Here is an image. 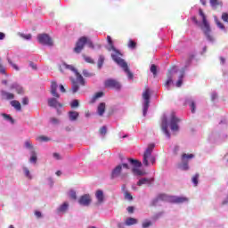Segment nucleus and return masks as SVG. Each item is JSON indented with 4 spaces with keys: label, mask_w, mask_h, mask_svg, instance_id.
Returning <instances> with one entry per match:
<instances>
[{
    "label": "nucleus",
    "mask_w": 228,
    "mask_h": 228,
    "mask_svg": "<svg viewBox=\"0 0 228 228\" xmlns=\"http://www.w3.org/2000/svg\"><path fill=\"white\" fill-rule=\"evenodd\" d=\"M63 69H67L68 70H71L72 72L75 73L76 79L74 77H70L71 81V92L72 94H77V92L79 91V86H85L86 82L85 78L83 77V75L77 72V69L72 65H69L67 63H62L61 66V71H63Z\"/></svg>",
    "instance_id": "nucleus-1"
},
{
    "label": "nucleus",
    "mask_w": 228,
    "mask_h": 228,
    "mask_svg": "<svg viewBox=\"0 0 228 228\" xmlns=\"http://www.w3.org/2000/svg\"><path fill=\"white\" fill-rule=\"evenodd\" d=\"M199 13L202 18L203 26L201 27V30L203 31L207 40H208V42H215V37H213V34L211 32V26H209V22H208V19L206 18V14H204V11L200 9Z\"/></svg>",
    "instance_id": "nucleus-2"
},
{
    "label": "nucleus",
    "mask_w": 228,
    "mask_h": 228,
    "mask_svg": "<svg viewBox=\"0 0 228 228\" xmlns=\"http://www.w3.org/2000/svg\"><path fill=\"white\" fill-rule=\"evenodd\" d=\"M86 44L90 49H95V45H94L92 40L88 39L86 37H81L76 43V46L73 49L74 53H76V54H79L81 51L85 49V45H86Z\"/></svg>",
    "instance_id": "nucleus-3"
},
{
    "label": "nucleus",
    "mask_w": 228,
    "mask_h": 228,
    "mask_svg": "<svg viewBox=\"0 0 228 228\" xmlns=\"http://www.w3.org/2000/svg\"><path fill=\"white\" fill-rule=\"evenodd\" d=\"M154 147H156V145L154 143H151L145 150L142 156V163L144 167H149V162L151 163V165H154V163H156V157L152 155V151H154Z\"/></svg>",
    "instance_id": "nucleus-4"
},
{
    "label": "nucleus",
    "mask_w": 228,
    "mask_h": 228,
    "mask_svg": "<svg viewBox=\"0 0 228 228\" xmlns=\"http://www.w3.org/2000/svg\"><path fill=\"white\" fill-rule=\"evenodd\" d=\"M142 99L144 100L142 115L145 117L147 115V111H149V106L151 104V89L146 88L142 93Z\"/></svg>",
    "instance_id": "nucleus-5"
},
{
    "label": "nucleus",
    "mask_w": 228,
    "mask_h": 228,
    "mask_svg": "<svg viewBox=\"0 0 228 228\" xmlns=\"http://www.w3.org/2000/svg\"><path fill=\"white\" fill-rule=\"evenodd\" d=\"M113 53L111 54V58L113 60V61H115V63H117L118 65H119V67H126V61H124V59H122V53H120V51L117 50V48H114Z\"/></svg>",
    "instance_id": "nucleus-6"
},
{
    "label": "nucleus",
    "mask_w": 228,
    "mask_h": 228,
    "mask_svg": "<svg viewBox=\"0 0 228 228\" xmlns=\"http://www.w3.org/2000/svg\"><path fill=\"white\" fill-rule=\"evenodd\" d=\"M105 88H111L112 90H120L122 88V84L117 79L108 78L104 81Z\"/></svg>",
    "instance_id": "nucleus-7"
},
{
    "label": "nucleus",
    "mask_w": 228,
    "mask_h": 228,
    "mask_svg": "<svg viewBox=\"0 0 228 228\" xmlns=\"http://www.w3.org/2000/svg\"><path fill=\"white\" fill-rule=\"evenodd\" d=\"M37 41L42 45H48L50 47L53 45V38H51L48 34H38Z\"/></svg>",
    "instance_id": "nucleus-8"
},
{
    "label": "nucleus",
    "mask_w": 228,
    "mask_h": 228,
    "mask_svg": "<svg viewBox=\"0 0 228 228\" xmlns=\"http://www.w3.org/2000/svg\"><path fill=\"white\" fill-rule=\"evenodd\" d=\"M172 202V196H168L165 193L159 194L156 199H154L151 202V206H158V202Z\"/></svg>",
    "instance_id": "nucleus-9"
},
{
    "label": "nucleus",
    "mask_w": 228,
    "mask_h": 228,
    "mask_svg": "<svg viewBox=\"0 0 228 228\" xmlns=\"http://www.w3.org/2000/svg\"><path fill=\"white\" fill-rule=\"evenodd\" d=\"M78 204L80 206L88 207L90 204H92V197L90 194H84L78 199Z\"/></svg>",
    "instance_id": "nucleus-10"
},
{
    "label": "nucleus",
    "mask_w": 228,
    "mask_h": 228,
    "mask_svg": "<svg viewBox=\"0 0 228 228\" xmlns=\"http://www.w3.org/2000/svg\"><path fill=\"white\" fill-rule=\"evenodd\" d=\"M174 74H177V67L176 66H173L168 69V71L167 73V80L166 81L165 86H168L170 85V83H172V77H173Z\"/></svg>",
    "instance_id": "nucleus-11"
},
{
    "label": "nucleus",
    "mask_w": 228,
    "mask_h": 228,
    "mask_svg": "<svg viewBox=\"0 0 228 228\" xmlns=\"http://www.w3.org/2000/svg\"><path fill=\"white\" fill-rule=\"evenodd\" d=\"M181 122V119H179L175 115L171 116V120H170V128L171 131H179V123Z\"/></svg>",
    "instance_id": "nucleus-12"
},
{
    "label": "nucleus",
    "mask_w": 228,
    "mask_h": 228,
    "mask_svg": "<svg viewBox=\"0 0 228 228\" xmlns=\"http://www.w3.org/2000/svg\"><path fill=\"white\" fill-rule=\"evenodd\" d=\"M193 158H195V155L193 154H186L183 153L182 155V161H183V165H182V170H188V159H193Z\"/></svg>",
    "instance_id": "nucleus-13"
},
{
    "label": "nucleus",
    "mask_w": 228,
    "mask_h": 228,
    "mask_svg": "<svg viewBox=\"0 0 228 228\" xmlns=\"http://www.w3.org/2000/svg\"><path fill=\"white\" fill-rule=\"evenodd\" d=\"M95 197L97 199L96 206H101L104 203V192L102 190L96 191Z\"/></svg>",
    "instance_id": "nucleus-14"
},
{
    "label": "nucleus",
    "mask_w": 228,
    "mask_h": 228,
    "mask_svg": "<svg viewBox=\"0 0 228 228\" xmlns=\"http://www.w3.org/2000/svg\"><path fill=\"white\" fill-rule=\"evenodd\" d=\"M48 106L50 108H62L63 104L60 103L56 98L48 99Z\"/></svg>",
    "instance_id": "nucleus-15"
},
{
    "label": "nucleus",
    "mask_w": 228,
    "mask_h": 228,
    "mask_svg": "<svg viewBox=\"0 0 228 228\" xmlns=\"http://www.w3.org/2000/svg\"><path fill=\"white\" fill-rule=\"evenodd\" d=\"M171 202H173V204H183L184 202H188V198L172 196L171 197Z\"/></svg>",
    "instance_id": "nucleus-16"
},
{
    "label": "nucleus",
    "mask_w": 228,
    "mask_h": 228,
    "mask_svg": "<svg viewBox=\"0 0 228 228\" xmlns=\"http://www.w3.org/2000/svg\"><path fill=\"white\" fill-rule=\"evenodd\" d=\"M58 90V84L55 81H52L51 84V94L55 99H60V94L57 92Z\"/></svg>",
    "instance_id": "nucleus-17"
},
{
    "label": "nucleus",
    "mask_w": 228,
    "mask_h": 228,
    "mask_svg": "<svg viewBox=\"0 0 228 228\" xmlns=\"http://www.w3.org/2000/svg\"><path fill=\"white\" fill-rule=\"evenodd\" d=\"M152 183H154V178H142L137 182V186H142V184H148V186H151Z\"/></svg>",
    "instance_id": "nucleus-18"
},
{
    "label": "nucleus",
    "mask_w": 228,
    "mask_h": 228,
    "mask_svg": "<svg viewBox=\"0 0 228 228\" xmlns=\"http://www.w3.org/2000/svg\"><path fill=\"white\" fill-rule=\"evenodd\" d=\"M1 95H2V98L5 99L6 101H12V100L15 99V94H13V93L1 91Z\"/></svg>",
    "instance_id": "nucleus-19"
},
{
    "label": "nucleus",
    "mask_w": 228,
    "mask_h": 228,
    "mask_svg": "<svg viewBox=\"0 0 228 228\" xmlns=\"http://www.w3.org/2000/svg\"><path fill=\"white\" fill-rule=\"evenodd\" d=\"M122 172V165H118L113 170H112V173H111V177L113 179H115V177H118V175H120Z\"/></svg>",
    "instance_id": "nucleus-20"
},
{
    "label": "nucleus",
    "mask_w": 228,
    "mask_h": 228,
    "mask_svg": "<svg viewBox=\"0 0 228 228\" xmlns=\"http://www.w3.org/2000/svg\"><path fill=\"white\" fill-rule=\"evenodd\" d=\"M11 106L16 110V111H21L22 110V105H20V102L17 100H12L10 102Z\"/></svg>",
    "instance_id": "nucleus-21"
},
{
    "label": "nucleus",
    "mask_w": 228,
    "mask_h": 228,
    "mask_svg": "<svg viewBox=\"0 0 228 228\" xmlns=\"http://www.w3.org/2000/svg\"><path fill=\"white\" fill-rule=\"evenodd\" d=\"M136 224H138V219L134 217H128L125 221V225L127 227H131V225H136Z\"/></svg>",
    "instance_id": "nucleus-22"
},
{
    "label": "nucleus",
    "mask_w": 228,
    "mask_h": 228,
    "mask_svg": "<svg viewBox=\"0 0 228 228\" xmlns=\"http://www.w3.org/2000/svg\"><path fill=\"white\" fill-rule=\"evenodd\" d=\"M11 90H16L17 94H19L20 95H22V94H24V88H22V86L16 83L11 86Z\"/></svg>",
    "instance_id": "nucleus-23"
},
{
    "label": "nucleus",
    "mask_w": 228,
    "mask_h": 228,
    "mask_svg": "<svg viewBox=\"0 0 228 228\" xmlns=\"http://www.w3.org/2000/svg\"><path fill=\"white\" fill-rule=\"evenodd\" d=\"M106 111V103L105 102H101L98 105L97 108V113L100 117H102V115H104V112Z\"/></svg>",
    "instance_id": "nucleus-24"
},
{
    "label": "nucleus",
    "mask_w": 228,
    "mask_h": 228,
    "mask_svg": "<svg viewBox=\"0 0 228 228\" xmlns=\"http://www.w3.org/2000/svg\"><path fill=\"white\" fill-rule=\"evenodd\" d=\"M186 104H188L190 106L191 113H195V110L197 108V106L195 105V101H193L191 99H187Z\"/></svg>",
    "instance_id": "nucleus-25"
},
{
    "label": "nucleus",
    "mask_w": 228,
    "mask_h": 228,
    "mask_svg": "<svg viewBox=\"0 0 228 228\" xmlns=\"http://www.w3.org/2000/svg\"><path fill=\"white\" fill-rule=\"evenodd\" d=\"M69 120L74 122L77 118H79V112L71 110L69 112Z\"/></svg>",
    "instance_id": "nucleus-26"
},
{
    "label": "nucleus",
    "mask_w": 228,
    "mask_h": 228,
    "mask_svg": "<svg viewBox=\"0 0 228 228\" xmlns=\"http://www.w3.org/2000/svg\"><path fill=\"white\" fill-rule=\"evenodd\" d=\"M128 161L131 165H133V167H135V168H140V167H142V162L138 159H128Z\"/></svg>",
    "instance_id": "nucleus-27"
},
{
    "label": "nucleus",
    "mask_w": 228,
    "mask_h": 228,
    "mask_svg": "<svg viewBox=\"0 0 228 228\" xmlns=\"http://www.w3.org/2000/svg\"><path fill=\"white\" fill-rule=\"evenodd\" d=\"M209 2L212 8H218V6H222L224 4L222 1L219 0H209Z\"/></svg>",
    "instance_id": "nucleus-28"
},
{
    "label": "nucleus",
    "mask_w": 228,
    "mask_h": 228,
    "mask_svg": "<svg viewBox=\"0 0 228 228\" xmlns=\"http://www.w3.org/2000/svg\"><path fill=\"white\" fill-rule=\"evenodd\" d=\"M107 42L110 45V47L108 48V51H115V45H113V40H111L110 36H107Z\"/></svg>",
    "instance_id": "nucleus-29"
},
{
    "label": "nucleus",
    "mask_w": 228,
    "mask_h": 228,
    "mask_svg": "<svg viewBox=\"0 0 228 228\" xmlns=\"http://www.w3.org/2000/svg\"><path fill=\"white\" fill-rule=\"evenodd\" d=\"M69 209V203L68 202H64L59 208H58V212L59 213H65V211H67Z\"/></svg>",
    "instance_id": "nucleus-30"
},
{
    "label": "nucleus",
    "mask_w": 228,
    "mask_h": 228,
    "mask_svg": "<svg viewBox=\"0 0 228 228\" xmlns=\"http://www.w3.org/2000/svg\"><path fill=\"white\" fill-rule=\"evenodd\" d=\"M162 131L166 134V136L170 138V132L168 131V125H167V123L162 124Z\"/></svg>",
    "instance_id": "nucleus-31"
},
{
    "label": "nucleus",
    "mask_w": 228,
    "mask_h": 228,
    "mask_svg": "<svg viewBox=\"0 0 228 228\" xmlns=\"http://www.w3.org/2000/svg\"><path fill=\"white\" fill-rule=\"evenodd\" d=\"M121 69H123V70L127 74L129 79H133L134 75L131 72V70H129V66H127V63H126V67H121Z\"/></svg>",
    "instance_id": "nucleus-32"
},
{
    "label": "nucleus",
    "mask_w": 228,
    "mask_h": 228,
    "mask_svg": "<svg viewBox=\"0 0 228 228\" xmlns=\"http://www.w3.org/2000/svg\"><path fill=\"white\" fill-rule=\"evenodd\" d=\"M82 74L84 77H94L95 76V73H92L88 69H83Z\"/></svg>",
    "instance_id": "nucleus-33"
},
{
    "label": "nucleus",
    "mask_w": 228,
    "mask_h": 228,
    "mask_svg": "<svg viewBox=\"0 0 228 228\" xmlns=\"http://www.w3.org/2000/svg\"><path fill=\"white\" fill-rule=\"evenodd\" d=\"M183 77H184V71L181 73L179 79L176 82L177 88H181V86H183Z\"/></svg>",
    "instance_id": "nucleus-34"
},
{
    "label": "nucleus",
    "mask_w": 228,
    "mask_h": 228,
    "mask_svg": "<svg viewBox=\"0 0 228 228\" xmlns=\"http://www.w3.org/2000/svg\"><path fill=\"white\" fill-rule=\"evenodd\" d=\"M82 58L85 60L86 63H91V64L95 63V61H94V59H92V57L86 56V54H83Z\"/></svg>",
    "instance_id": "nucleus-35"
},
{
    "label": "nucleus",
    "mask_w": 228,
    "mask_h": 228,
    "mask_svg": "<svg viewBox=\"0 0 228 228\" xmlns=\"http://www.w3.org/2000/svg\"><path fill=\"white\" fill-rule=\"evenodd\" d=\"M127 47H129V49H136V42H134L133 39H129Z\"/></svg>",
    "instance_id": "nucleus-36"
},
{
    "label": "nucleus",
    "mask_w": 228,
    "mask_h": 228,
    "mask_svg": "<svg viewBox=\"0 0 228 228\" xmlns=\"http://www.w3.org/2000/svg\"><path fill=\"white\" fill-rule=\"evenodd\" d=\"M37 152H35V151H32L31 157H30V159H29L30 163H37Z\"/></svg>",
    "instance_id": "nucleus-37"
},
{
    "label": "nucleus",
    "mask_w": 228,
    "mask_h": 228,
    "mask_svg": "<svg viewBox=\"0 0 228 228\" xmlns=\"http://www.w3.org/2000/svg\"><path fill=\"white\" fill-rule=\"evenodd\" d=\"M99 133L100 134H102V136H106V133H108V128L106 127V126H102L99 129Z\"/></svg>",
    "instance_id": "nucleus-38"
},
{
    "label": "nucleus",
    "mask_w": 228,
    "mask_h": 228,
    "mask_svg": "<svg viewBox=\"0 0 228 228\" xmlns=\"http://www.w3.org/2000/svg\"><path fill=\"white\" fill-rule=\"evenodd\" d=\"M199 177H200L199 174H196L192 176L191 181H192L194 186H197V184H199Z\"/></svg>",
    "instance_id": "nucleus-39"
},
{
    "label": "nucleus",
    "mask_w": 228,
    "mask_h": 228,
    "mask_svg": "<svg viewBox=\"0 0 228 228\" xmlns=\"http://www.w3.org/2000/svg\"><path fill=\"white\" fill-rule=\"evenodd\" d=\"M151 72L153 73V76H158V67L155 64L151 66Z\"/></svg>",
    "instance_id": "nucleus-40"
},
{
    "label": "nucleus",
    "mask_w": 228,
    "mask_h": 228,
    "mask_svg": "<svg viewBox=\"0 0 228 228\" xmlns=\"http://www.w3.org/2000/svg\"><path fill=\"white\" fill-rule=\"evenodd\" d=\"M23 171L28 179H33V177L31 176V173L29 172V169H28V167H24Z\"/></svg>",
    "instance_id": "nucleus-41"
},
{
    "label": "nucleus",
    "mask_w": 228,
    "mask_h": 228,
    "mask_svg": "<svg viewBox=\"0 0 228 228\" xmlns=\"http://www.w3.org/2000/svg\"><path fill=\"white\" fill-rule=\"evenodd\" d=\"M103 64H104V57L102 55H100L98 60V68L101 69V67H102Z\"/></svg>",
    "instance_id": "nucleus-42"
},
{
    "label": "nucleus",
    "mask_w": 228,
    "mask_h": 228,
    "mask_svg": "<svg viewBox=\"0 0 228 228\" xmlns=\"http://www.w3.org/2000/svg\"><path fill=\"white\" fill-rule=\"evenodd\" d=\"M134 174H136V175H145V173H143L142 170L138 168L133 169Z\"/></svg>",
    "instance_id": "nucleus-43"
},
{
    "label": "nucleus",
    "mask_w": 228,
    "mask_h": 228,
    "mask_svg": "<svg viewBox=\"0 0 228 228\" xmlns=\"http://www.w3.org/2000/svg\"><path fill=\"white\" fill-rule=\"evenodd\" d=\"M216 24L217 27H219L220 29H224V30L225 29V26L220 20H216Z\"/></svg>",
    "instance_id": "nucleus-44"
},
{
    "label": "nucleus",
    "mask_w": 228,
    "mask_h": 228,
    "mask_svg": "<svg viewBox=\"0 0 228 228\" xmlns=\"http://www.w3.org/2000/svg\"><path fill=\"white\" fill-rule=\"evenodd\" d=\"M37 140L39 142H49V138L45 135H40L39 137H37Z\"/></svg>",
    "instance_id": "nucleus-45"
},
{
    "label": "nucleus",
    "mask_w": 228,
    "mask_h": 228,
    "mask_svg": "<svg viewBox=\"0 0 228 228\" xmlns=\"http://www.w3.org/2000/svg\"><path fill=\"white\" fill-rule=\"evenodd\" d=\"M7 61H8V63H9L10 65H12V69H14L15 70H19V66H17V64L13 63V62L12 61V60L7 59Z\"/></svg>",
    "instance_id": "nucleus-46"
},
{
    "label": "nucleus",
    "mask_w": 228,
    "mask_h": 228,
    "mask_svg": "<svg viewBox=\"0 0 228 228\" xmlns=\"http://www.w3.org/2000/svg\"><path fill=\"white\" fill-rule=\"evenodd\" d=\"M69 197L70 199H72L73 200H76V199H77V195L76 194L75 191H69Z\"/></svg>",
    "instance_id": "nucleus-47"
},
{
    "label": "nucleus",
    "mask_w": 228,
    "mask_h": 228,
    "mask_svg": "<svg viewBox=\"0 0 228 228\" xmlns=\"http://www.w3.org/2000/svg\"><path fill=\"white\" fill-rule=\"evenodd\" d=\"M222 20H224V22H228V13L227 12H223L222 16H221Z\"/></svg>",
    "instance_id": "nucleus-48"
},
{
    "label": "nucleus",
    "mask_w": 228,
    "mask_h": 228,
    "mask_svg": "<svg viewBox=\"0 0 228 228\" xmlns=\"http://www.w3.org/2000/svg\"><path fill=\"white\" fill-rule=\"evenodd\" d=\"M71 108H77L79 106V101L77 100H74L71 103H70Z\"/></svg>",
    "instance_id": "nucleus-49"
},
{
    "label": "nucleus",
    "mask_w": 228,
    "mask_h": 228,
    "mask_svg": "<svg viewBox=\"0 0 228 228\" xmlns=\"http://www.w3.org/2000/svg\"><path fill=\"white\" fill-rule=\"evenodd\" d=\"M151 225H152V222H151V221H145V222L142 223V227L143 228L151 227Z\"/></svg>",
    "instance_id": "nucleus-50"
},
{
    "label": "nucleus",
    "mask_w": 228,
    "mask_h": 228,
    "mask_svg": "<svg viewBox=\"0 0 228 228\" xmlns=\"http://www.w3.org/2000/svg\"><path fill=\"white\" fill-rule=\"evenodd\" d=\"M125 199H126V200H133V195H131V193L126 191V192H125Z\"/></svg>",
    "instance_id": "nucleus-51"
},
{
    "label": "nucleus",
    "mask_w": 228,
    "mask_h": 228,
    "mask_svg": "<svg viewBox=\"0 0 228 228\" xmlns=\"http://www.w3.org/2000/svg\"><path fill=\"white\" fill-rule=\"evenodd\" d=\"M20 37L24 38L25 40H31V34H20Z\"/></svg>",
    "instance_id": "nucleus-52"
},
{
    "label": "nucleus",
    "mask_w": 228,
    "mask_h": 228,
    "mask_svg": "<svg viewBox=\"0 0 228 228\" xmlns=\"http://www.w3.org/2000/svg\"><path fill=\"white\" fill-rule=\"evenodd\" d=\"M23 106H28L29 104V99L28 97H24L21 102Z\"/></svg>",
    "instance_id": "nucleus-53"
},
{
    "label": "nucleus",
    "mask_w": 228,
    "mask_h": 228,
    "mask_svg": "<svg viewBox=\"0 0 228 228\" xmlns=\"http://www.w3.org/2000/svg\"><path fill=\"white\" fill-rule=\"evenodd\" d=\"M4 118H6L7 120H10L13 124V118L7 114H2Z\"/></svg>",
    "instance_id": "nucleus-54"
},
{
    "label": "nucleus",
    "mask_w": 228,
    "mask_h": 228,
    "mask_svg": "<svg viewBox=\"0 0 228 228\" xmlns=\"http://www.w3.org/2000/svg\"><path fill=\"white\" fill-rule=\"evenodd\" d=\"M25 147H26L27 149H33V144L31 143L30 141H26V142H25Z\"/></svg>",
    "instance_id": "nucleus-55"
},
{
    "label": "nucleus",
    "mask_w": 228,
    "mask_h": 228,
    "mask_svg": "<svg viewBox=\"0 0 228 228\" xmlns=\"http://www.w3.org/2000/svg\"><path fill=\"white\" fill-rule=\"evenodd\" d=\"M126 210L128 211V213H129L130 215H133V213H134V207L130 206V207H128V208H126Z\"/></svg>",
    "instance_id": "nucleus-56"
},
{
    "label": "nucleus",
    "mask_w": 228,
    "mask_h": 228,
    "mask_svg": "<svg viewBox=\"0 0 228 228\" xmlns=\"http://www.w3.org/2000/svg\"><path fill=\"white\" fill-rule=\"evenodd\" d=\"M50 121L52 124H59L60 123V120L56 118H51Z\"/></svg>",
    "instance_id": "nucleus-57"
},
{
    "label": "nucleus",
    "mask_w": 228,
    "mask_h": 228,
    "mask_svg": "<svg viewBox=\"0 0 228 228\" xmlns=\"http://www.w3.org/2000/svg\"><path fill=\"white\" fill-rule=\"evenodd\" d=\"M102 95H104V93L98 92V93L95 94L94 98L99 99V98L102 97Z\"/></svg>",
    "instance_id": "nucleus-58"
},
{
    "label": "nucleus",
    "mask_w": 228,
    "mask_h": 228,
    "mask_svg": "<svg viewBox=\"0 0 228 228\" xmlns=\"http://www.w3.org/2000/svg\"><path fill=\"white\" fill-rule=\"evenodd\" d=\"M53 156L55 159H58V160L61 159V155H60V153L55 152L53 154Z\"/></svg>",
    "instance_id": "nucleus-59"
},
{
    "label": "nucleus",
    "mask_w": 228,
    "mask_h": 228,
    "mask_svg": "<svg viewBox=\"0 0 228 228\" xmlns=\"http://www.w3.org/2000/svg\"><path fill=\"white\" fill-rule=\"evenodd\" d=\"M35 216H37V218H42V212L36 210Z\"/></svg>",
    "instance_id": "nucleus-60"
},
{
    "label": "nucleus",
    "mask_w": 228,
    "mask_h": 228,
    "mask_svg": "<svg viewBox=\"0 0 228 228\" xmlns=\"http://www.w3.org/2000/svg\"><path fill=\"white\" fill-rule=\"evenodd\" d=\"M0 73L1 74H6V69L4 68L3 65L0 63Z\"/></svg>",
    "instance_id": "nucleus-61"
},
{
    "label": "nucleus",
    "mask_w": 228,
    "mask_h": 228,
    "mask_svg": "<svg viewBox=\"0 0 228 228\" xmlns=\"http://www.w3.org/2000/svg\"><path fill=\"white\" fill-rule=\"evenodd\" d=\"M29 67H31V69H33V70H37V64H35L33 61L29 62Z\"/></svg>",
    "instance_id": "nucleus-62"
},
{
    "label": "nucleus",
    "mask_w": 228,
    "mask_h": 228,
    "mask_svg": "<svg viewBox=\"0 0 228 228\" xmlns=\"http://www.w3.org/2000/svg\"><path fill=\"white\" fill-rule=\"evenodd\" d=\"M60 90L62 94H65L66 90H65V86H63V85L60 86Z\"/></svg>",
    "instance_id": "nucleus-63"
},
{
    "label": "nucleus",
    "mask_w": 228,
    "mask_h": 228,
    "mask_svg": "<svg viewBox=\"0 0 228 228\" xmlns=\"http://www.w3.org/2000/svg\"><path fill=\"white\" fill-rule=\"evenodd\" d=\"M219 60H220L222 65L225 64V58L220 57Z\"/></svg>",
    "instance_id": "nucleus-64"
}]
</instances>
